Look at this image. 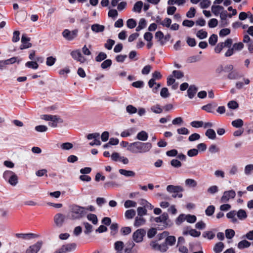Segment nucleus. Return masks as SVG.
<instances>
[{
  "label": "nucleus",
  "mask_w": 253,
  "mask_h": 253,
  "mask_svg": "<svg viewBox=\"0 0 253 253\" xmlns=\"http://www.w3.org/2000/svg\"><path fill=\"white\" fill-rule=\"evenodd\" d=\"M236 215L238 218L240 220H244L247 217V214L246 211L244 210L240 209L237 212Z\"/></svg>",
  "instance_id": "cd10ccee"
},
{
  "label": "nucleus",
  "mask_w": 253,
  "mask_h": 253,
  "mask_svg": "<svg viewBox=\"0 0 253 253\" xmlns=\"http://www.w3.org/2000/svg\"><path fill=\"white\" fill-rule=\"evenodd\" d=\"M239 77L238 73L235 71H232L228 75V78L230 80H235Z\"/></svg>",
  "instance_id": "09e8293b"
},
{
  "label": "nucleus",
  "mask_w": 253,
  "mask_h": 253,
  "mask_svg": "<svg viewBox=\"0 0 253 253\" xmlns=\"http://www.w3.org/2000/svg\"><path fill=\"white\" fill-rule=\"evenodd\" d=\"M125 143L127 145V150L134 154L148 153L152 148V144L150 142L135 141L130 143L127 142Z\"/></svg>",
  "instance_id": "f257e3e1"
},
{
  "label": "nucleus",
  "mask_w": 253,
  "mask_h": 253,
  "mask_svg": "<svg viewBox=\"0 0 253 253\" xmlns=\"http://www.w3.org/2000/svg\"><path fill=\"white\" fill-rule=\"evenodd\" d=\"M211 3L210 0H202L200 5L202 8H206L210 5Z\"/></svg>",
  "instance_id": "0e129e2a"
},
{
  "label": "nucleus",
  "mask_w": 253,
  "mask_h": 253,
  "mask_svg": "<svg viewBox=\"0 0 253 253\" xmlns=\"http://www.w3.org/2000/svg\"><path fill=\"white\" fill-rule=\"evenodd\" d=\"M196 217L194 215L187 214L186 215V220L190 223H193L196 222Z\"/></svg>",
  "instance_id": "bf43d9fd"
},
{
  "label": "nucleus",
  "mask_w": 253,
  "mask_h": 253,
  "mask_svg": "<svg viewBox=\"0 0 253 253\" xmlns=\"http://www.w3.org/2000/svg\"><path fill=\"white\" fill-rule=\"evenodd\" d=\"M65 216L64 214L58 213L54 217V222L56 226L59 227H61L64 222Z\"/></svg>",
  "instance_id": "9d476101"
},
{
  "label": "nucleus",
  "mask_w": 253,
  "mask_h": 253,
  "mask_svg": "<svg viewBox=\"0 0 253 253\" xmlns=\"http://www.w3.org/2000/svg\"><path fill=\"white\" fill-rule=\"evenodd\" d=\"M245 173L246 175H249L253 171V164L247 165L245 168Z\"/></svg>",
  "instance_id": "680f3d73"
},
{
  "label": "nucleus",
  "mask_w": 253,
  "mask_h": 253,
  "mask_svg": "<svg viewBox=\"0 0 253 253\" xmlns=\"http://www.w3.org/2000/svg\"><path fill=\"white\" fill-rule=\"evenodd\" d=\"M202 236L205 238L211 240L214 237L215 235L212 231H206L203 232Z\"/></svg>",
  "instance_id": "37998d69"
},
{
  "label": "nucleus",
  "mask_w": 253,
  "mask_h": 253,
  "mask_svg": "<svg viewBox=\"0 0 253 253\" xmlns=\"http://www.w3.org/2000/svg\"><path fill=\"white\" fill-rule=\"evenodd\" d=\"M224 248V244L222 242H218L215 245L213 250L215 253H220L223 251Z\"/></svg>",
  "instance_id": "a878e982"
},
{
  "label": "nucleus",
  "mask_w": 253,
  "mask_h": 253,
  "mask_svg": "<svg viewBox=\"0 0 253 253\" xmlns=\"http://www.w3.org/2000/svg\"><path fill=\"white\" fill-rule=\"evenodd\" d=\"M233 41L231 39H227L224 42H220V44H222L223 48L224 47H228L230 48L231 47Z\"/></svg>",
  "instance_id": "8fccbe9b"
},
{
  "label": "nucleus",
  "mask_w": 253,
  "mask_h": 253,
  "mask_svg": "<svg viewBox=\"0 0 253 253\" xmlns=\"http://www.w3.org/2000/svg\"><path fill=\"white\" fill-rule=\"evenodd\" d=\"M71 55L74 59L80 62L81 63H84L86 61V59L82 54L79 49L72 51Z\"/></svg>",
  "instance_id": "1a4fd4ad"
},
{
  "label": "nucleus",
  "mask_w": 253,
  "mask_h": 253,
  "mask_svg": "<svg viewBox=\"0 0 253 253\" xmlns=\"http://www.w3.org/2000/svg\"><path fill=\"white\" fill-rule=\"evenodd\" d=\"M25 66L29 68L33 69H37L39 67V65L36 61H28L26 63Z\"/></svg>",
  "instance_id": "e433bc0d"
},
{
  "label": "nucleus",
  "mask_w": 253,
  "mask_h": 253,
  "mask_svg": "<svg viewBox=\"0 0 253 253\" xmlns=\"http://www.w3.org/2000/svg\"><path fill=\"white\" fill-rule=\"evenodd\" d=\"M30 39L26 37L25 34H23L21 38L22 44L20 46L21 49L28 48L32 46V43L29 42Z\"/></svg>",
  "instance_id": "f8f14e48"
},
{
  "label": "nucleus",
  "mask_w": 253,
  "mask_h": 253,
  "mask_svg": "<svg viewBox=\"0 0 253 253\" xmlns=\"http://www.w3.org/2000/svg\"><path fill=\"white\" fill-rule=\"evenodd\" d=\"M150 246L152 249L155 251H159L161 252H166L168 250V247L165 244H159L157 241H152L150 243Z\"/></svg>",
  "instance_id": "423d86ee"
},
{
  "label": "nucleus",
  "mask_w": 253,
  "mask_h": 253,
  "mask_svg": "<svg viewBox=\"0 0 253 253\" xmlns=\"http://www.w3.org/2000/svg\"><path fill=\"white\" fill-rule=\"evenodd\" d=\"M236 212L235 211H232L227 213L226 216L228 218L231 219L233 222L235 223L237 221V218L235 217Z\"/></svg>",
  "instance_id": "f704fd0d"
},
{
  "label": "nucleus",
  "mask_w": 253,
  "mask_h": 253,
  "mask_svg": "<svg viewBox=\"0 0 253 253\" xmlns=\"http://www.w3.org/2000/svg\"><path fill=\"white\" fill-rule=\"evenodd\" d=\"M16 236L19 238H22L24 239H30L31 238H34L37 237V236L33 233H27V234H22V233H18L16 234Z\"/></svg>",
  "instance_id": "b1692460"
},
{
  "label": "nucleus",
  "mask_w": 253,
  "mask_h": 253,
  "mask_svg": "<svg viewBox=\"0 0 253 253\" xmlns=\"http://www.w3.org/2000/svg\"><path fill=\"white\" fill-rule=\"evenodd\" d=\"M215 211V207L212 205L209 206L207 207L205 211L206 214L208 216L212 215Z\"/></svg>",
  "instance_id": "ea45409f"
},
{
  "label": "nucleus",
  "mask_w": 253,
  "mask_h": 253,
  "mask_svg": "<svg viewBox=\"0 0 253 253\" xmlns=\"http://www.w3.org/2000/svg\"><path fill=\"white\" fill-rule=\"evenodd\" d=\"M73 147V144L70 142L63 143L60 145V148L64 150H69L72 149Z\"/></svg>",
  "instance_id": "49530a36"
},
{
  "label": "nucleus",
  "mask_w": 253,
  "mask_h": 253,
  "mask_svg": "<svg viewBox=\"0 0 253 253\" xmlns=\"http://www.w3.org/2000/svg\"><path fill=\"white\" fill-rule=\"evenodd\" d=\"M120 173L126 177H134L135 173L132 170H127L124 169H120L119 170Z\"/></svg>",
  "instance_id": "5701e85b"
},
{
  "label": "nucleus",
  "mask_w": 253,
  "mask_h": 253,
  "mask_svg": "<svg viewBox=\"0 0 253 253\" xmlns=\"http://www.w3.org/2000/svg\"><path fill=\"white\" fill-rule=\"evenodd\" d=\"M151 110L153 112L156 113V114H160L162 113L163 109L161 108L160 106L159 105H156L152 106L151 107Z\"/></svg>",
  "instance_id": "a19ab883"
},
{
  "label": "nucleus",
  "mask_w": 253,
  "mask_h": 253,
  "mask_svg": "<svg viewBox=\"0 0 253 253\" xmlns=\"http://www.w3.org/2000/svg\"><path fill=\"white\" fill-rule=\"evenodd\" d=\"M136 205V203L131 200H126L124 204V206L126 208L135 207Z\"/></svg>",
  "instance_id": "de8ad7c7"
},
{
  "label": "nucleus",
  "mask_w": 253,
  "mask_h": 253,
  "mask_svg": "<svg viewBox=\"0 0 253 253\" xmlns=\"http://www.w3.org/2000/svg\"><path fill=\"white\" fill-rule=\"evenodd\" d=\"M244 45L243 42H239L235 43L233 45V48L235 51H239L242 50L244 48Z\"/></svg>",
  "instance_id": "4d7b16f0"
},
{
  "label": "nucleus",
  "mask_w": 253,
  "mask_h": 253,
  "mask_svg": "<svg viewBox=\"0 0 253 253\" xmlns=\"http://www.w3.org/2000/svg\"><path fill=\"white\" fill-rule=\"evenodd\" d=\"M217 42V36L212 34L209 39V42L211 45H214Z\"/></svg>",
  "instance_id": "a18cd8bd"
},
{
  "label": "nucleus",
  "mask_w": 253,
  "mask_h": 253,
  "mask_svg": "<svg viewBox=\"0 0 253 253\" xmlns=\"http://www.w3.org/2000/svg\"><path fill=\"white\" fill-rule=\"evenodd\" d=\"M251 244L250 242L248 241L244 240L240 241L238 245V248L240 249H243L244 248H247L251 246Z\"/></svg>",
  "instance_id": "c85d7f7f"
},
{
  "label": "nucleus",
  "mask_w": 253,
  "mask_h": 253,
  "mask_svg": "<svg viewBox=\"0 0 253 253\" xmlns=\"http://www.w3.org/2000/svg\"><path fill=\"white\" fill-rule=\"evenodd\" d=\"M196 36L200 39H204L207 37L208 33L206 31L202 29L197 32Z\"/></svg>",
  "instance_id": "4c0bfd02"
},
{
  "label": "nucleus",
  "mask_w": 253,
  "mask_h": 253,
  "mask_svg": "<svg viewBox=\"0 0 253 253\" xmlns=\"http://www.w3.org/2000/svg\"><path fill=\"white\" fill-rule=\"evenodd\" d=\"M136 132V129L134 127H131L125 130L121 133V136L123 137H128L134 134Z\"/></svg>",
  "instance_id": "dca6fc26"
},
{
  "label": "nucleus",
  "mask_w": 253,
  "mask_h": 253,
  "mask_svg": "<svg viewBox=\"0 0 253 253\" xmlns=\"http://www.w3.org/2000/svg\"><path fill=\"white\" fill-rule=\"evenodd\" d=\"M175 242L176 238L174 236L168 235L163 244H165L167 247L168 246H172L175 244Z\"/></svg>",
  "instance_id": "2eb2a0df"
},
{
  "label": "nucleus",
  "mask_w": 253,
  "mask_h": 253,
  "mask_svg": "<svg viewBox=\"0 0 253 253\" xmlns=\"http://www.w3.org/2000/svg\"><path fill=\"white\" fill-rule=\"evenodd\" d=\"M235 235V232L233 229H226L225 230V236L228 239H232Z\"/></svg>",
  "instance_id": "e2e57ef3"
},
{
  "label": "nucleus",
  "mask_w": 253,
  "mask_h": 253,
  "mask_svg": "<svg viewBox=\"0 0 253 253\" xmlns=\"http://www.w3.org/2000/svg\"><path fill=\"white\" fill-rule=\"evenodd\" d=\"M148 138V134L144 130H141L138 132L136 135V139L139 140V141H146Z\"/></svg>",
  "instance_id": "ddd939ff"
},
{
  "label": "nucleus",
  "mask_w": 253,
  "mask_h": 253,
  "mask_svg": "<svg viewBox=\"0 0 253 253\" xmlns=\"http://www.w3.org/2000/svg\"><path fill=\"white\" fill-rule=\"evenodd\" d=\"M190 125L193 127L198 128L203 126L204 122L203 121H194L191 122Z\"/></svg>",
  "instance_id": "6e6d98bb"
},
{
  "label": "nucleus",
  "mask_w": 253,
  "mask_h": 253,
  "mask_svg": "<svg viewBox=\"0 0 253 253\" xmlns=\"http://www.w3.org/2000/svg\"><path fill=\"white\" fill-rule=\"evenodd\" d=\"M78 31L77 30H74L72 31H69L68 29H65L62 32V35L64 38L69 41H72L77 37L78 35Z\"/></svg>",
  "instance_id": "6e6552de"
},
{
  "label": "nucleus",
  "mask_w": 253,
  "mask_h": 253,
  "mask_svg": "<svg viewBox=\"0 0 253 253\" xmlns=\"http://www.w3.org/2000/svg\"><path fill=\"white\" fill-rule=\"evenodd\" d=\"M137 214L138 216L143 217V215L147 214V210L143 207H138L137 209Z\"/></svg>",
  "instance_id": "5fc2aeb1"
},
{
  "label": "nucleus",
  "mask_w": 253,
  "mask_h": 253,
  "mask_svg": "<svg viewBox=\"0 0 253 253\" xmlns=\"http://www.w3.org/2000/svg\"><path fill=\"white\" fill-rule=\"evenodd\" d=\"M232 125L236 128L241 127L244 125V122L241 119H236L232 122Z\"/></svg>",
  "instance_id": "2f4dec72"
},
{
  "label": "nucleus",
  "mask_w": 253,
  "mask_h": 253,
  "mask_svg": "<svg viewBox=\"0 0 253 253\" xmlns=\"http://www.w3.org/2000/svg\"><path fill=\"white\" fill-rule=\"evenodd\" d=\"M75 243H70L63 245L61 248L57 249L54 253H67L75 250L76 248Z\"/></svg>",
  "instance_id": "20e7f679"
},
{
  "label": "nucleus",
  "mask_w": 253,
  "mask_h": 253,
  "mask_svg": "<svg viewBox=\"0 0 253 253\" xmlns=\"http://www.w3.org/2000/svg\"><path fill=\"white\" fill-rule=\"evenodd\" d=\"M42 242H38L36 244L30 246L26 250V253H37L42 246Z\"/></svg>",
  "instance_id": "9b49d317"
},
{
  "label": "nucleus",
  "mask_w": 253,
  "mask_h": 253,
  "mask_svg": "<svg viewBox=\"0 0 253 253\" xmlns=\"http://www.w3.org/2000/svg\"><path fill=\"white\" fill-rule=\"evenodd\" d=\"M167 190L169 193L172 194L173 198L178 197L180 198L183 196L181 192L183 191V188L180 186L169 185L167 187Z\"/></svg>",
  "instance_id": "7ed1b4c3"
},
{
  "label": "nucleus",
  "mask_w": 253,
  "mask_h": 253,
  "mask_svg": "<svg viewBox=\"0 0 253 253\" xmlns=\"http://www.w3.org/2000/svg\"><path fill=\"white\" fill-rule=\"evenodd\" d=\"M63 123L62 119L55 115L54 116V119L51 120L50 122L48 123V125L52 127H56L58 123Z\"/></svg>",
  "instance_id": "a211bd4d"
},
{
  "label": "nucleus",
  "mask_w": 253,
  "mask_h": 253,
  "mask_svg": "<svg viewBox=\"0 0 253 253\" xmlns=\"http://www.w3.org/2000/svg\"><path fill=\"white\" fill-rule=\"evenodd\" d=\"M87 218L88 220L91 221L93 224H97L98 223V219L97 216L94 214H88L87 215Z\"/></svg>",
  "instance_id": "c9c22d12"
},
{
  "label": "nucleus",
  "mask_w": 253,
  "mask_h": 253,
  "mask_svg": "<svg viewBox=\"0 0 253 253\" xmlns=\"http://www.w3.org/2000/svg\"><path fill=\"white\" fill-rule=\"evenodd\" d=\"M161 96L163 98H167L169 96V93L168 89L167 87H163L162 88L161 92Z\"/></svg>",
  "instance_id": "052dcab7"
},
{
  "label": "nucleus",
  "mask_w": 253,
  "mask_h": 253,
  "mask_svg": "<svg viewBox=\"0 0 253 253\" xmlns=\"http://www.w3.org/2000/svg\"><path fill=\"white\" fill-rule=\"evenodd\" d=\"M15 173L11 170H6L3 173V178L7 181Z\"/></svg>",
  "instance_id": "58836bf2"
},
{
  "label": "nucleus",
  "mask_w": 253,
  "mask_h": 253,
  "mask_svg": "<svg viewBox=\"0 0 253 253\" xmlns=\"http://www.w3.org/2000/svg\"><path fill=\"white\" fill-rule=\"evenodd\" d=\"M236 196L235 191L233 190L226 191L224 192L221 198L220 202L221 203H226L231 199H234Z\"/></svg>",
  "instance_id": "0eeeda50"
},
{
  "label": "nucleus",
  "mask_w": 253,
  "mask_h": 253,
  "mask_svg": "<svg viewBox=\"0 0 253 253\" xmlns=\"http://www.w3.org/2000/svg\"><path fill=\"white\" fill-rule=\"evenodd\" d=\"M146 234V231L143 229H138L136 230L132 235V239L136 243H140L143 240V237Z\"/></svg>",
  "instance_id": "39448f33"
},
{
  "label": "nucleus",
  "mask_w": 253,
  "mask_h": 253,
  "mask_svg": "<svg viewBox=\"0 0 253 253\" xmlns=\"http://www.w3.org/2000/svg\"><path fill=\"white\" fill-rule=\"evenodd\" d=\"M124 247V244L122 241H117L114 244V249L118 252H121Z\"/></svg>",
  "instance_id": "7c9ffc66"
},
{
  "label": "nucleus",
  "mask_w": 253,
  "mask_h": 253,
  "mask_svg": "<svg viewBox=\"0 0 253 253\" xmlns=\"http://www.w3.org/2000/svg\"><path fill=\"white\" fill-rule=\"evenodd\" d=\"M224 9L223 6L220 5H213L211 7L212 12L214 14L215 16H218L221 12Z\"/></svg>",
  "instance_id": "4be33fe9"
},
{
  "label": "nucleus",
  "mask_w": 253,
  "mask_h": 253,
  "mask_svg": "<svg viewBox=\"0 0 253 253\" xmlns=\"http://www.w3.org/2000/svg\"><path fill=\"white\" fill-rule=\"evenodd\" d=\"M197 91V88L195 85H190L187 90V94L189 98L190 99L193 98Z\"/></svg>",
  "instance_id": "412c9836"
},
{
  "label": "nucleus",
  "mask_w": 253,
  "mask_h": 253,
  "mask_svg": "<svg viewBox=\"0 0 253 253\" xmlns=\"http://www.w3.org/2000/svg\"><path fill=\"white\" fill-rule=\"evenodd\" d=\"M205 135L210 139L213 140L216 138V133L213 129L209 128L207 129L205 133Z\"/></svg>",
  "instance_id": "bb28decb"
},
{
  "label": "nucleus",
  "mask_w": 253,
  "mask_h": 253,
  "mask_svg": "<svg viewBox=\"0 0 253 253\" xmlns=\"http://www.w3.org/2000/svg\"><path fill=\"white\" fill-rule=\"evenodd\" d=\"M143 2L142 1H138L136 2L132 8V11L135 12L140 13L142 8L143 7Z\"/></svg>",
  "instance_id": "393cba45"
},
{
  "label": "nucleus",
  "mask_w": 253,
  "mask_h": 253,
  "mask_svg": "<svg viewBox=\"0 0 253 253\" xmlns=\"http://www.w3.org/2000/svg\"><path fill=\"white\" fill-rule=\"evenodd\" d=\"M227 106L229 108L232 109H237L239 107L238 103L234 100L229 101L227 104Z\"/></svg>",
  "instance_id": "13d9d810"
},
{
  "label": "nucleus",
  "mask_w": 253,
  "mask_h": 253,
  "mask_svg": "<svg viewBox=\"0 0 253 253\" xmlns=\"http://www.w3.org/2000/svg\"><path fill=\"white\" fill-rule=\"evenodd\" d=\"M127 27L129 29H132L136 27V22L133 19H129L126 21Z\"/></svg>",
  "instance_id": "c03bdc74"
},
{
  "label": "nucleus",
  "mask_w": 253,
  "mask_h": 253,
  "mask_svg": "<svg viewBox=\"0 0 253 253\" xmlns=\"http://www.w3.org/2000/svg\"><path fill=\"white\" fill-rule=\"evenodd\" d=\"M83 225L84 226L85 230L84 233L86 235L90 233L93 230V226L87 222H84Z\"/></svg>",
  "instance_id": "c756f323"
},
{
  "label": "nucleus",
  "mask_w": 253,
  "mask_h": 253,
  "mask_svg": "<svg viewBox=\"0 0 253 253\" xmlns=\"http://www.w3.org/2000/svg\"><path fill=\"white\" fill-rule=\"evenodd\" d=\"M136 212L135 210L131 209L126 211L125 212V217L126 219H132L135 215Z\"/></svg>",
  "instance_id": "72a5a7b5"
},
{
  "label": "nucleus",
  "mask_w": 253,
  "mask_h": 253,
  "mask_svg": "<svg viewBox=\"0 0 253 253\" xmlns=\"http://www.w3.org/2000/svg\"><path fill=\"white\" fill-rule=\"evenodd\" d=\"M208 193L213 194L218 191V188L216 185H212L210 186L207 190Z\"/></svg>",
  "instance_id": "338daca9"
},
{
  "label": "nucleus",
  "mask_w": 253,
  "mask_h": 253,
  "mask_svg": "<svg viewBox=\"0 0 253 253\" xmlns=\"http://www.w3.org/2000/svg\"><path fill=\"white\" fill-rule=\"evenodd\" d=\"M70 215L72 219H79L85 214V208L73 205L70 207Z\"/></svg>",
  "instance_id": "f03ea898"
},
{
  "label": "nucleus",
  "mask_w": 253,
  "mask_h": 253,
  "mask_svg": "<svg viewBox=\"0 0 253 253\" xmlns=\"http://www.w3.org/2000/svg\"><path fill=\"white\" fill-rule=\"evenodd\" d=\"M168 217V213L164 212L161 216L155 217L154 220L157 223L161 222L163 224H166Z\"/></svg>",
  "instance_id": "4468645a"
},
{
  "label": "nucleus",
  "mask_w": 253,
  "mask_h": 253,
  "mask_svg": "<svg viewBox=\"0 0 253 253\" xmlns=\"http://www.w3.org/2000/svg\"><path fill=\"white\" fill-rule=\"evenodd\" d=\"M217 106V104L216 103H209L206 105H204L202 107V109L207 112L209 113H212L213 110Z\"/></svg>",
  "instance_id": "6ab92c4d"
},
{
  "label": "nucleus",
  "mask_w": 253,
  "mask_h": 253,
  "mask_svg": "<svg viewBox=\"0 0 253 253\" xmlns=\"http://www.w3.org/2000/svg\"><path fill=\"white\" fill-rule=\"evenodd\" d=\"M107 57V55L104 52H101L98 55L95 57V60L97 62H101L102 60L105 59Z\"/></svg>",
  "instance_id": "603ef678"
},
{
  "label": "nucleus",
  "mask_w": 253,
  "mask_h": 253,
  "mask_svg": "<svg viewBox=\"0 0 253 253\" xmlns=\"http://www.w3.org/2000/svg\"><path fill=\"white\" fill-rule=\"evenodd\" d=\"M91 29L95 33H99L104 31L105 27L99 24H94L91 25Z\"/></svg>",
  "instance_id": "aec40b11"
},
{
  "label": "nucleus",
  "mask_w": 253,
  "mask_h": 253,
  "mask_svg": "<svg viewBox=\"0 0 253 253\" xmlns=\"http://www.w3.org/2000/svg\"><path fill=\"white\" fill-rule=\"evenodd\" d=\"M146 220L144 218L141 216H136L135 218L134 226L136 227H138L140 226L143 225L145 224Z\"/></svg>",
  "instance_id": "f3484780"
},
{
  "label": "nucleus",
  "mask_w": 253,
  "mask_h": 253,
  "mask_svg": "<svg viewBox=\"0 0 253 253\" xmlns=\"http://www.w3.org/2000/svg\"><path fill=\"white\" fill-rule=\"evenodd\" d=\"M173 76L177 79H180L183 77V73L181 71L174 70L172 72Z\"/></svg>",
  "instance_id": "864d4df0"
},
{
  "label": "nucleus",
  "mask_w": 253,
  "mask_h": 253,
  "mask_svg": "<svg viewBox=\"0 0 253 253\" xmlns=\"http://www.w3.org/2000/svg\"><path fill=\"white\" fill-rule=\"evenodd\" d=\"M185 183L187 186H191L192 187H195L197 185V182L194 179L190 178L186 179Z\"/></svg>",
  "instance_id": "79ce46f5"
},
{
  "label": "nucleus",
  "mask_w": 253,
  "mask_h": 253,
  "mask_svg": "<svg viewBox=\"0 0 253 253\" xmlns=\"http://www.w3.org/2000/svg\"><path fill=\"white\" fill-rule=\"evenodd\" d=\"M11 186H15L17 185L18 182V176L14 173L12 176L7 181Z\"/></svg>",
  "instance_id": "473e14b6"
},
{
  "label": "nucleus",
  "mask_w": 253,
  "mask_h": 253,
  "mask_svg": "<svg viewBox=\"0 0 253 253\" xmlns=\"http://www.w3.org/2000/svg\"><path fill=\"white\" fill-rule=\"evenodd\" d=\"M157 234V230L154 228L150 229L147 232V237L149 238H152Z\"/></svg>",
  "instance_id": "774afa93"
},
{
  "label": "nucleus",
  "mask_w": 253,
  "mask_h": 253,
  "mask_svg": "<svg viewBox=\"0 0 253 253\" xmlns=\"http://www.w3.org/2000/svg\"><path fill=\"white\" fill-rule=\"evenodd\" d=\"M112 64V61L110 59H107L104 61L101 65V67L102 69H105L109 67Z\"/></svg>",
  "instance_id": "69168bd1"
},
{
  "label": "nucleus",
  "mask_w": 253,
  "mask_h": 253,
  "mask_svg": "<svg viewBox=\"0 0 253 253\" xmlns=\"http://www.w3.org/2000/svg\"><path fill=\"white\" fill-rule=\"evenodd\" d=\"M115 44V41L111 39H109L104 44V46L108 50H111L112 48L113 45Z\"/></svg>",
  "instance_id": "3c124183"
}]
</instances>
